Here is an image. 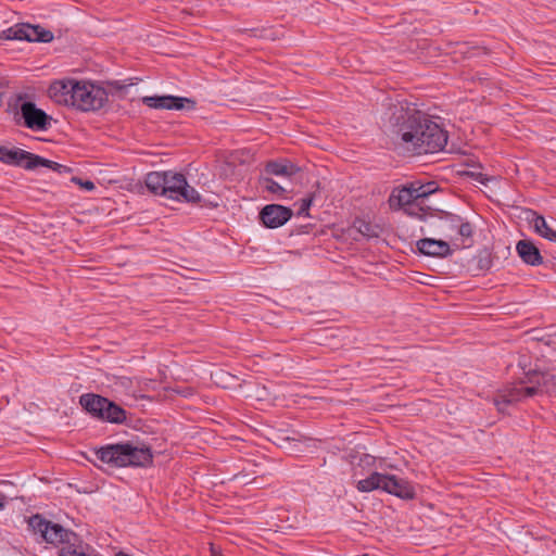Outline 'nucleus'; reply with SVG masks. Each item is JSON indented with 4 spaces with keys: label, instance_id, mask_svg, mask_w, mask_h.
<instances>
[{
    "label": "nucleus",
    "instance_id": "f257e3e1",
    "mask_svg": "<svg viewBox=\"0 0 556 556\" xmlns=\"http://www.w3.org/2000/svg\"><path fill=\"white\" fill-rule=\"evenodd\" d=\"M390 124L399 143L414 155L438 153L447 144L448 135L442 125L416 108H396Z\"/></svg>",
    "mask_w": 556,
    "mask_h": 556
},
{
    "label": "nucleus",
    "instance_id": "f03ea898",
    "mask_svg": "<svg viewBox=\"0 0 556 556\" xmlns=\"http://www.w3.org/2000/svg\"><path fill=\"white\" fill-rule=\"evenodd\" d=\"M144 184L151 193L168 200L198 205L202 202L201 194L188 184L187 178L181 173L173 170L150 172L144 177Z\"/></svg>",
    "mask_w": 556,
    "mask_h": 556
},
{
    "label": "nucleus",
    "instance_id": "7ed1b4c3",
    "mask_svg": "<svg viewBox=\"0 0 556 556\" xmlns=\"http://www.w3.org/2000/svg\"><path fill=\"white\" fill-rule=\"evenodd\" d=\"M99 460L112 468L149 467L153 463L151 447L137 446L131 442L106 444L94 448Z\"/></svg>",
    "mask_w": 556,
    "mask_h": 556
},
{
    "label": "nucleus",
    "instance_id": "20e7f679",
    "mask_svg": "<svg viewBox=\"0 0 556 556\" xmlns=\"http://www.w3.org/2000/svg\"><path fill=\"white\" fill-rule=\"evenodd\" d=\"M356 488L363 493L381 490L402 500H413L416 496L415 488L408 480L377 471L359 480Z\"/></svg>",
    "mask_w": 556,
    "mask_h": 556
},
{
    "label": "nucleus",
    "instance_id": "39448f33",
    "mask_svg": "<svg viewBox=\"0 0 556 556\" xmlns=\"http://www.w3.org/2000/svg\"><path fill=\"white\" fill-rule=\"evenodd\" d=\"M79 404L89 415L101 421L122 425L127 420L128 413L121 405L100 394H83L79 396Z\"/></svg>",
    "mask_w": 556,
    "mask_h": 556
},
{
    "label": "nucleus",
    "instance_id": "423d86ee",
    "mask_svg": "<svg viewBox=\"0 0 556 556\" xmlns=\"http://www.w3.org/2000/svg\"><path fill=\"white\" fill-rule=\"evenodd\" d=\"M13 111L15 123L34 131H45L51 125L52 117L27 100L25 94L16 97Z\"/></svg>",
    "mask_w": 556,
    "mask_h": 556
},
{
    "label": "nucleus",
    "instance_id": "0eeeda50",
    "mask_svg": "<svg viewBox=\"0 0 556 556\" xmlns=\"http://www.w3.org/2000/svg\"><path fill=\"white\" fill-rule=\"evenodd\" d=\"M71 88L75 94L72 106L81 112L98 111L109 100V92L93 84L77 81V86Z\"/></svg>",
    "mask_w": 556,
    "mask_h": 556
},
{
    "label": "nucleus",
    "instance_id": "6e6552de",
    "mask_svg": "<svg viewBox=\"0 0 556 556\" xmlns=\"http://www.w3.org/2000/svg\"><path fill=\"white\" fill-rule=\"evenodd\" d=\"M28 527L35 532L39 533L41 539L53 545L64 544L75 539L76 533L73 530L66 529L63 526L46 519L40 514H35L28 519Z\"/></svg>",
    "mask_w": 556,
    "mask_h": 556
},
{
    "label": "nucleus",
    "instance_id": "1a4fd4ad",
    "mask_svg": "<svg viewBox=\"0 0 556 556\" xmlns=\"http://www.w3.org/2000/svg\"><path fill=\"white\" fill-rule=\"evenodd\" d=\"M0 40H26L29 42H50L53 34L39 25L16 24L0 31Z\"/></svg>",
    "mask_w": 556,
    "mask_h": 556
},
{
    "label": "nucleus",
    "instance_id": "9d476101",
    "mask_svg": "<svg viewBox=\"0 0 556 556\" xmlns=\"http://www.w3.org/2000/svg\"><path fill=\"white\" fill-rule=\"evenodd\" d=\"M438 190L435 181L420 184V181H412L401 188L392 190V201L399 205L401 202L407 203L410 199L417 201H426L429 195Z\"/></svg>",
    "mask_w": 556,
    "mask_h": 556
},
{
    "label": "nucleus",
    "instance_id": "9b49d317",
    "mask_svg": "<svg viewBox=\"0 0 556 556\" xmlns=\"http://www.w3.org/2000/svg\"><path fill=\"white\" fill-rule=\"evenodd\" d=\"M293 216V211L280 204H267L260 212V220L266 228L276 229L283 226Z\"/></svg>",
    "mask_w": 556,
    "mask_h": 556
},
{
    "label": "nucleus",
    "instance_id": "f8f14e48",
    "mask_svg": "<svg viewBox=\"0 0 556 556\" xmlns=\"http://www.w3.org/2000/svg\"><path fill=\"white\" fill-rule=\"evenodd\" d=\"M520 383L535 384L541 393L552 394L556 392V375L551 371L529 370L526 372L525 380H521Z\"/></svg>",
    "mask_w": 556,
    "mask_h": 556
},
{
    "label": "nucleus",
    "instance_id": "ddd939ff",
    "mask_svg": "<svg viewBox=\"0 0 556 556\" xmlns=\"http://www.w3.org/2000/svg\"><path fill=\"white\" fill-rule=\"evenodd\" d=\"M77 80H55L49 87L50 98L59 104L72 106L74 100V92L71 87H76Z\"/></svg>",
    "mask_w": 556,
    "mask_h": 556
},
{
    "label": "nucleus",
    "instance_id": "4468645a",
    "mask_svg": "<svg viewBox=\"0 0 556 556\" xmlns=\"http://www.w3.org/2000/svg\"><path fill=\"white\" fill-rule=\"evenodd\" d=\"M416 247L421 254L431 257L444 258L453 253V250L446 241L432 238L419 239Z\"/></svg>",
    "mask_w": 556,
    "mask_h": 556
},
{
    "label": "nucleus",
    "instance_id": "2eb2a0df",
    "mask_svg": "<svg viewBox=\"0 0 556 556\" xmlns=\"http://www.w3.org/2000/svg\"><path fill=\"white\" fill-rule=\"evenodd\" d=\"M516 252L521 261L530 266H540L544 263L539 248L529 239L519 240Z\"/></svg>",
    "mask_w": 556,
    "mask_h": 556
},
{
    "label": "nucleus",
    "instance_id": "dca6fc26",
    "mask_svg": "<svg viewBox=\"0 0 556 556\" xmlns=\"http://www.w3.org/2000/svg\"><path fill=\"white\" fill-rule=\"evenodd\" d=\"M389 206L393 211L403 210L407 215L424 219L428 212L431 210L430 206L426 205V201H417L410 199L407 203L401 202L399 205L392 201V193L389 197Z\"/></svg>",
    "mask_w": 556,
    "mask_h": 556
},
{
    "label": "nucleus",
    "instance_id": "f3484780",
    "mask_svg": "<svg viewBox=\"0 0 556 556\" xmlns=\"http://www.w3.org/2000/svg\"><path fill=\"white\" fill-rule=\"evenodd\" d=\"M34 157V153L22 150L20 148L9 149L4 146H0V161L2 163L13 165V166H22L26 162H31Z\"/></svg>",
    "mask_w": 556,
    "mask_h": 556
},
{
    "label": "nucleus",
    "instance_id": "a211bd4d",
    "mask_svg": "<svg viewBox=\"0 0 556 556\" xmlns=\"http://www.w3.org/2000/svg\"><path fill=\"white\" fill-rule=\"evenodd\" d=\"M521 389L517 386H508L500 390L494 397V404L500 413H505L506 407L521 402Z\"/></svg>",
    "mask_w": 556,
    "mask_h": 556
},
{
    "label": "nucleus",
    "instance_id": "6ab92c4d",
    "mask_svg": "<svg viewBox=\"0 0 556 556\" xmlns=\"http://www.w3.org/2000/svg\"><path fill=\"white\" fill-rule=\"evenodd\" d=\"M530 214L532 217H528V220L532 224L534 231L542 238L556 243V230L548 226L544 216L535 211H530Z\"/></svg>",
    "mask_w": 556,
    "mask_h": 556
},
{
    "label": "nucleus",
    "instance_id": "aec40b11",
    "mask_svg": "<svg viewBox=\"0 0 556 556\" xmlns=\"http://www.w3.org/2000/svg\"><path fill=\"white\" fill-rule=\"evenodd\" d=\"M38 166H43V167L50 168L53 172H56L59 174H68V173H72V170H73L71 167H68L66 165L45 159L38 154H34L31 162H26L24 164V168L27 170H33V169L37 168Z\"/></svg>",
    "mask_w": 556,
    "mask_h": 556
},
{
    "label": "nucleus",
    "instance_id": "412c9836",
    "mask_svg": "<svg viewBox=\"0 0 556 556\" xmlns=\"http://www.w3.org/2000/svg\"><path fill=\"white\" fill-rule=\"evenodd\" d=\"M300 170V168L288 161L285 162H278V161H269L265 165V173L268 175L274 176H286L291 177L294 174H296Z\"/></svg>",
    "mask_w": 556,
    "mask_h": 556
},
{
    "label": "nucleus",
    "instance_id": "4be33fe9",
    "mask_svg": "<svg viewBox=\"0 0 556 556\" xmlns=\"http://www.w3.org/2000/svg\"><path fill=\"white\" fill-rule=\"evenodd\" d=\"M454 54H459L464 60L479 59L489 54V49L481 46H473L469 42H457Z\"/></svg>",
    "mask_w": 556,
    "mask_h": 556
},
{
    "label": "nucleus",
    "instance_id": "5701e85b",
    "mask_svg": "<svg viewBox=\"0 0 556 556\" xmlns=\"http://www.w3.org/2000/svg\"><path fill=\"white\" fill-rule=\"evenodd\" d=\"M498 257L488 248L480 249L472 257L476 268L480 271H488L495 266Z\"/></svg>",
    "mask_w": 556,
    "mask_h": 556
},
{
    "label": "nucleus",
    "instance_id": "b1692460",
    "mask_svg": "<svg viewBox=\"0 0 556 556\" xmlns=\"http://www.w3.org/2000/svg\"><path fill=\"white\" fill-rule=\"evenodd\" d=\"M176 101L174 96H148L142 98V103L152 109L169 110L170 102Z\"/></svg>",
    "mask_w": 556,
    "mask_h": 556
},
{
    "label": "nucleus",
    "instance_id": "393cba45",
    "mask_svg": "<svg viewBox=\"0 0 556 556\" xmlns=\"http://www.w3.org/2000/svg\"><path fill=\"white\" fill-rule=\"evenodd\" d=\"M260 185L262 188L267 190L270 193L277 194L279 197H283L287 192V190L280 186L276 180H274L270 177H261L260 178Z\"/></svg>",
    "mask_w": 556,
    "mask_h": 556
},
{
    "label": "nucleus",
    "instance_id": "a878e982",
    "mask_svg": "<svg viewBox=\"0 0 556 556\" xmlns=\"http://www.w3.org/2000/svg\"><path fill=\"white\" fill-rule=\"evenodd\" d=\"M440 219L444 227L455 230L459 225L462 217L450 212H441Z\"/></svg>",
    "mask_w": 556,
    "mask_h": 556
},
{
    "label": "nucleus",
    "instance_id": "bb28decb",
    "mask_svg": "<svg viewBox=\"0 0 556 556\" xmlns=\"http://www.w3.org/2000/svg\"><path fill=\"white\" fill-rule=\"evenodd\" d=\"M176 101L170 102L169 110H182L185 108H194L195 101L185 97L174 96Z\"/></svg>",
    "mask_w": 556,
    "mask_h": 556
},
{
    "label": "nucleus",
    "instance_id": "cd10ccee",
    "mask_svg": "<svg viewBox=\"0 0 556 556\" xmlns=\"http://www.w3.org/2000/svg\"><path fill=\"white\" fill-rule=\"evenodd\" d=\"M313 201H314V194H309L306 198H303L301 200V205H300L299 211L296 212V215L298 216L308 217L309 216V208H311V206L313 204Z\"/></svg>",
    "mask_w": 556,
    "mask_h": 556
},
{
    "label": "nucleus",
    "instance_id": "c85d7f7f",
    "mask_svg": "<svg viewBox=\"0 0 556 556\" xmlns=\"http://www.w3.org/2000/svg\"><path fill=\"white\" fill-rule=\"evenodd\" d=\"M466 175L484 186H486L490 181L496 180L495 177L489 176L481 172L470 170V172H466Z\"/></svg>",
    "mask_w": 556,
    "mask_h": 556
},
{
    "label": "nucleus",
    "instance_id": "c756f323",
    "mask_svg": "<svg viewBox=\"0 0 556 556\" xmlns=\"http://www.w3.org/2000/svg\"><path fill=\"white\" fill-rule=\"evenodd\" d=\"M457 233L464 238H470L473 233V227L469 222H465L463 218L456 228Z\"/></svg>",
    "mask_w": 556,
    "mask_h": 556
},
{
    "label": "nucleus",
    "instance_id": "7c9ffc66",
    "mask_svg": "<svg viewBox=\"0 0 556 556\" xmlns=\"http://www.w3.org/2000/svg\"><path fill=\"white\" fill-rule=\"evenodd\" d=\"M521 389V399L525 400V399H528V397H533L538 394H542L540 391H539V387L535 386V384H530V386H527V387H520Z\"/></svg>",
    "mask_w": 556,
    "mask_h": 556
},
{
    "label": "nucleus",
    "instance_id": "2f4dec72",
    "mask_svg": "<svg viewBox=\"0 0 556 556\" xmlns=\"http://www.w3.org/2000/svg\"><path fill=\"white\" fill-rule=\"evenodd\" d=\"M71 181L75 185H78L80 188H83L86 191H92L96 189V185L91 180H84L77 176H74L71 178Z\"/></svg>",
    "mask_w": 556,
    "mask_h": 556
},
{
    "label": "nucleus",
    "instance_id": "473e14b6",
    "mask_svg": "<svg viewBox=\"0 0 556 556\" xmlns=\"http://www.w3.org/2000/svg\"><path fill=\"white\" fill-rule=\"evenodd\" d=\"M108 86L110 87L111 90L119 92V91L125 90L129 85H126L121 80H114V81L108 83Z\"/></svg>",
    "mask_w": 556,
    "mask_h": 556
},
{
    "label": "nucleus",
    "instance_id": "72a5a7b5",
    "mask_svg": "<svg viewBox=\"0 0 556 556\" xmlns=\"http://www.w3.org/2000/svg\"><path fill=\"white\" fill-rule=\"evenodd\" d=\"M7 495L3 494L1 491H0V510L4 509L5 507V504H7Z\"/></svg>",
    "mask_w": 556,
    "mask_h": 556
},
{
    "label": "nucleus",
    "instance_id": "f704fd0d",
    "mask_svg": "<svg viewBox=\"0 0 556 556\" xmlns=\"http://www.w3.org/2000/svg\"><path fill=\"white\" fill-rule=\"evenodd\" d=\"M177 393L181 394L182 396H188L191 394V391L189 389H185L184 391L177 390Z\"/></svg>",
    "mask_w": 556,
    "mask_h": 556
},
{
    "label": "nucleus",
    "instance_id": "c9c22d12",
    "mask_svg": "<svg viewBox=\"0 0 556 556\" xmlns=\"http://www.w3.org/2000/svg\"><path fill=\"white\" fill-rule=\"evenodd\" d=\"M301 232H305V233H307V232H308V231H307V226H303V227L301 228Z\"/></svg>",
    "mask_w": 556,
    "mask_h": 556
},
{
    "label": "nucleus",
    "instance_id": "e433bc0d",
    "mask_svg": "<svg viewBox=\"0 0 556 556\" xmlns=\"http://www.w3.org/2000/svg\"><path fill=\"white\" fill-rule=\"evenodd\" d=\"M1 484L9 485V484H11V483H10V482H8V481H2V482H1Z\"/></svg>",
    "mask_w": 556,
    "mask_h": 556
},
{
    "label": "nucleus",
    "instance_id": "4c0bfd02",
    "mask_svg": "<svg viewBox=\"0 0 556 556\" xmlns=\"http://www.w3.org/2000/svg\"><path fill=\"white\" fill-rule=\"evenodd\" d=\"M258 36H260V37H268V36H267V35H265V34H260Z\"/></svg>",
    "mask_w": 556,
    "mask_h": 556
}]
</instances>
